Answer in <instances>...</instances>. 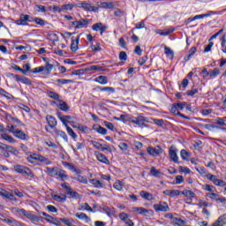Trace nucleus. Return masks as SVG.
<instances>
[{
  "instance_id": "obj_1",
  "label": "nucleus",
  "mask_w": 226,
  "mask_h": 226,
  "mask_svg": "<svg viewBox=\"0 0 226 226\" xmlns=\"http://www.w3.org/2000/svg\"><path fill=\"white\" fill-rule=\"evenodd\" d=\"M62 188L65 190V193L68 199H75L76 200H80L82 196L79 192H75L72 187L68 186V183H64L61 185Z\"/></svg>"
},
{
  "instance_id": "obj_2",
  "label": "nucleus",
  "mask_w": 226,
  "mask_h": 226,
  "mask_svg": "<svg viewBox=\"0 0 226 226\" xmlns=\"http://www.w3.org/2000/svg\"><path fill=\"white\" fill-rule=\"evenodd\" d=\"M34 160L36 162H40L41 163H43V165H50V163H52V162H50L49 158L43 155L34 154H31L29 157H27V161L30 163H34Z\"/></svg>"
},
{
  "instance_id": "obj_3",
  "label": "nucleus",
  "mask_w": 226,
  "mask_h": 226,
  "mask_svg": "<svg viewBox=\"0 0 226 226\" xmlns=\"http://www.w3.org/2000/svg\"><path fill=\"white\" fill-rule=\"evenodd\" d=\"M14 170L18 172V174H22L23 176H28V177H34V174L27 167H25L22 165H16L14 166Z\"/></svg>"
},
{
  "instance_id": "obj_4",
  "label": "nucleus",
  "mask_w": 226,
  "mask_h": 226,
  "mask_svg": "<svg viewBox=\"0 0 226 226\" xmlns=\"http://www.w3.org/2000/svg\"><path fill=\"white\" fill-rule=\"evenodd\" d=\"M16 211L19 215H23V216H26V218H28V220H31V222H40V220H41V217L34 215L29 211H26V209L17 208Z\"/></svg>"
},
{
  "instance_id": "obj_5",
  "label": "nucleus",
  "mask_w": 226,
  "mask_h": 226,
  "mask_svg": "<svg viewBox=\"0 0 226 226\" xmlns=\"http://www.w3.org/2000/svg\"><path fill=\"white\" fill-rule=\"evenodd\" d=\"M154 209L156 211V213H167L168 211H170V207H169V204L165 201H161L158 204L154 205Z\"/></svg>"
},
{
  "instance_id": "obj_6",
  "label": "nucleus",
  "mask_w": 226,
  "mask_h": 226,
  "mask_svg": "<svg viewBox=\"0 0 226 226\" xmlns=\"http://www.w3.org/2000/svg\"><path fill=\"white\" fill-rule=\"evenodd\" d=\"M146 123H149V120L147 119V117L140 115L138 116L137 117H134L132 120V124H137L140 128H146V126H147Z\"/></svg>"
},
{
  "instance_id": "obj_7",
  "label": "nucleus",
  "mask_w": 226,
  "mask_h": 226,
  "mask_svg": "<svg viewBox=\"0 0 226 226\" xmlns=\"http://www.w3.org/2000/svg\"><path fill=\"white\" fill-rule=\"evenodd\" d=\"M1 197H4V199H8L11 202H17V198H15V192H8V191H4L0 192Z\"/></svg>"
},
{
  "instance_id": "obj_8",
  "label": "nucleus",
  "mask_w": 226,
  "mask_h": 226,
  "mask_svg": "<svg viewBox=\"0 0 226 226\" xmlns=\"http://www.w3.org/2000/svg\"><path fill=\"white\" fill-rule=\"evenodd\" d=\"M147 153L151 154V156H158L159 154H162V149L159 146L153 147H148L147 148Z\"/></svg>"
},
{
  "instance_id": "obj_9",
  "label": "nucleus",
  "mask_w": 226,
  "mask_h": 226,
  "mask_svg": "<svg viewBox=\"0 0 226 226\" xmlns=\"http://www.w3.org/2000/svg\"><path fill=\"white\" fill-rule=\"evenodd\" d=\"M29 20V15L27 14H20L19 19L15 21L17 26H28L27 21Z\"/></svg>"
},
{
  "instance_id": "obj_10",
  "label": "nucleus",
  "mask_w": 226,
  "mask_h": 226,
  "mask_svg": "<svg viewBox=\"0 0 226 226\" xmlns=\"http://www.w3.org/2000/svg\"><path fill=\"white\" fill-rule=\"evenodd\" d=\"M15 80H16V82H21L22 84H26V86L33 85V82L31 81V79H29V78H26L21 75L15 76Z\"/></svg>"
},
{
  "instance_id": "obj_11",
  "label": "nucleus",
  "mask_w": 226,
  "mask_h": 226,
  "mask_svg": "<svg viewBox=\"0 0 226 226\" xmlns=\"http://www.w3.org/2000/svg\"><path fill=\"white\" fill-rule=\"evenodd\" d=\"M81 6L79 8H83L85 11H96L98 10V7L91 5V4H87L86 2H83L80 4Z\"/></svg>"
},
{
  "instance_id": "obj_12",
  "label": "nucleus",
  "mask_w": 226,
  "mask_h": 226,
  "mask_svg": "<svg viewBox=\"0 0 226 226\" xmlns=\"http://www.w3.org/2000/svg\"><path fill=\"white\" fill-rule=\"evenodd\" d=\"M14 135L17 139H20L21 140H29V136L20 130H16Z\"/></svg>"
},
{
  "instance_id": "obj_13",
  "label": "nucleus",
  "mask_w": 226,
  "mask_h": 226,
  "mask_svg": "<svg viewBox=\"0 0 226 226\" xmlns=\"http://www.w3.org/2000/svg\"><path fill=\"white\" fill-rule=\"evenodd\" d=\"M170 158L174 163H177L179 157H177V149H170Z\"/></svg>"
},
{
  "instance_id": "obj_14",
  "label": "nucleus",
  "mask_w": 226,
  "mask_h": 226,
  "mask_svg": "<svg viewBox=\"0 0 226 226\" xmlns=\"http://www.w3.org/2000/svg\"><path fill=\"white\" fill-rule=\"evenodd\" d=\"M46 121H48V124H49L50 128H56L57 126V120L53 116H47Z\"/></svg>"
},
{
  "instance_id": "obj_15",
  "label": "nucleus",
  "mask_w": 226,
  "mask_h": 226,
  "mask_svg": "<svg viewBox=\"0 0 226 226\" xmlns=\"http://www.w3.org/2000/svg\"><path fill=\"white\" fill-rule=\"evenodd\" d=\"M175 31H176L175 28H168V29H165L164 31L158 29L155 31V33L157 34H160V36H169V34L174 33Z\"/></svg>"
},
{
  "instance_id": "obj_16",
  "label": "nucleus",
  "mask_w": 226,
  "mask_h": 226,
  "mask_svg": "<svg viewBox=\"0 0 226 226\" xmlns=\"http://www.w3.org/2000/svg\"><path fill=\"white\" fill-rule=\"evenodd\" d=\"M96 158L98 162H101L102 163H105V165H110V161L107 158V156L103 154H97Z\"/></svg>"
},
{
  "instance_id": "obj_17",
  "label": "nucleus",
  "mask_w": 226,
  "mask_h": 226,
  "mask_svg": "<svg viewBox=\"0 0 226 226\" xmlns=\"http://www.w3.org/2000/svg\"><path fill=\"white\" fill-rule=\"evenodd\" d=\"M117 121H123V123H133V117H130V115H121L120 118L116 117Z\"/></svg>"
},
{
  "instance_id": "obj_18",
  "label": "nucleus",
  "mask_w": 226,
  "mask_h": 226,
  "mask_svg": "<svg viewBox=\"0 0 226 226\" xmlns=\"http://www.w3.org/2000/svg\"><path fill=\"white\" fill-rule=\"evenodd\" d=\"M80 40V36H78L76 40H72L71 43V50L72 52H77L79 50V41Z\"/></svg>"
},
{
  "instance_id": "obj_19",
  "label": "nucleus",
  "mask_w": 226,
  "mask_h": 226,
  "mask_svg": "<svg viewBox=\"0 0 226 226\" xmlns=\"http://www.w3.org/2000/svg\"><path fill=\"white\" fill-rule=\"evenodd\" d=\"M58 170H59V168H57V167L47 168L46 173L48 174V176L54 177L57 176Z\"/></svg>"
},
{
  "instance_id": "obj_20",
  "label": "nucleus",
  "mask_w": 226,
  "mask_h": 226,
  "mask_svg": "<svg viewBox=\"0 0 226 226\" xmlns=\"http://www.w3.org/2000/svg\"><path fill=\"white\" fill-rule=\"evenodd\" d=\"M87 26H89V19H80L79 20H78V29L87 27Z\"/></svg>"
},
{
  "instance_id": "obj_21",
  "label": "nucleus",
  "mask_w": 226,
  "mask_h": 226,
  "mask_svg": "<svg viewBox=\"0 0 226 226\" xmlns=\"http://www.w3.org/2000/svg\"><path fill=\"white\" fill-rule=\"evenodd\" d=\"M58 109H60V110H64V112H68L70 110V107H68V104H66L65 102H64L63 100H58Z\"/></svg>"
},
{
  "instance_id": "obj_22",
  "label": "nucleus",
  "mask_w": 226,
  "mask_h": 226,
  "mask_svg": "<svg viewBox=\"0 0 226 226\" xmlns=\"http://www.w3.org/2000/svg\"><path fill=\"white\" fill-rule=\"evenodd\" d=\"M75 216L76 218H79V220H85L87 223H89V222H91V218L84 213H77L75 214Z\"/></svg>"
},
{
  "instance_id": "obj_23",
  "label": "nucleus",
  "mask_w": 226,
  "mask_h": 226,
  "mask_svg": "<svg viewBox=\"0 0 226 226\" xmlns=\"http://www.w3.org/2000/svg\"><path fill=\"white\" fill-rule=\"evenodd\" d=\"M54 132L57 137H61L64 142H68V135H66V132L57 129H55Z\"/></svg>"
},
{
  "instance_id": "obj_24",
  "label": "nucleus",
  "mask_w": 226,
  "mask_h": 226,
  "mask_svg": "<svg viewBox=\"0 0 226 226\" xmlns=\"http://www.w3.org/2000/svg\"><path fill=\"white\" fill-rule=\"evenodd\" d=\"M87 72H105V69L100 65H90L87 68Z\"/></svg>"
},
{
  "instance_id": "obj_25",
  "label": "nucleus",
  "mask_w": 226,
  "mask_h": 226,
  "mask_svg": "<svg viewBox=\"0 0 226 226\" xmlns=\"http://www.w3.org/2000/svg\"><path fill=\"white\" fill-rule=\"evenodd\" d=\"M132 211H134V213H139V215H144L145 216L146 215H147V213H149V210L144 207H132Z\"/></svg>"
},
{
  "instance_id": "obj_26",
  "label": "nucleus",
  "mask_w": 226,
  "mask_h": 226,
  "mask_svg": "<svg viewBox=\"0 0 226 226\" xmlns=\"http://www.w3.org/2000/svg\"><path fill=\"white\" fill-rule=\"evenodd\" d=\"M221 41V50L223 54H226V34H224L220 39Z\"/></svg>"
},
{
  "instance_id": "obj_27",
  "label": "nucleus",
  "mask_w": 226,
  "mask_h": 226,
  "mask_svg": "<svg viewBox=\"0 0 226 226\" xmlns=\"http://www.w3.org/2000/svg\"><path fill=\"white\" fill-rule=\"evenodd\" d=\"M56 176L61 179V181H64L65 179H68V176L66 175V171L58 169V171L56 172Z\"/></svg>"
},
{
  "instance_id": "obj_28",
  "label": "nucleus",
  "mask_w": 226,
  "mask_h": 226,
  "mask_svg": "<svg viewBox=\"0 0 226 226\" xmlns=\"http://www.w3.org/2000/svg\"><path fill=\"white\" fill-rule=\"evenodd\" d=\"M140 197H142L143 199H145L146 200H153V194L146 192V191H141L139 192Z\"/></svg>"
},
{
  "instance_id": "obj_29",
  "label": "nucleus",
  "mask_w": 226,
  "mask_h": 226,
  "mask_svg": "<svg viewBox=\"0 0 226 226\" xmlns=\"http://www.w3.org/2000/svg\"><path fill=\"white\" fill-rule=\"evenodd\" d=\"M95 82H98L99 84H102V86H105L109 82V79L107 76H98L95 78Z\"/></svg>"
},
{
  "instance_id": "obj_30",
  "label": "nucleus",
  "mask_w": 226,
  "mask_h": 226,
  "mask_svg": "<svg viewBox=\"0 0 226 226\" xmlns=\"http://www.w3.org/2000/svg\"><path fill=\"white\" fill-rule=\"evenodd\" d=\"M64 126L66 128L68 135H70L72 139H77L78 135L77 133H75V132H73V129H72V127H70L68 124H65Z\"/></svg>"
},
{
  "instance_id": "obj_31",
  "label": "nucleus",
  "mask_w": 226,
  "mask_h": 226,
  "mask_svg": "<svg viewBox=\"0 0 226 226\" xmlns=\"http://www.w3.org/2000/svg\"><path fill=\"white\" fill-rule=\"evenodd\" d=\"M43 61H45V63H46V66L44 68H45V70H47V72H48L47 74L49 75V73H50L52 72V70L54 69V64H49V58H47V57H44Z\"/></svg>"
},
{
  "instance_id": "obj_32",
  "label": "nucleus",
  "mask_w": 226,
  "mask_h": 226,
  "mask_svg": "<svg viewBox=\"0 0 226 226\" xmlns=\"http://www.w3.org/2000/svg\"><path fill=\"white\" fill-rule=\"evenodd\" d=\"M52 197L56 202H66V194H63L62 197L57 194H54Z\"/></svg>"
},
{
  "instance_id": "obj_33",
  "label": "nucleus",
  "mask_w": 226,
  "mask_h": 226,
  "mask_svg": "<svg viewBox=\"0 0 226 226\" xmlns=\"http://www.w3.org/2000/svg\"><path fill=\"white\" fill-rule=\"evenodd\" d=\"M181 195H185V197H191L190 200L195 197V192L193 191L185 190L181 192Z\"/></svg>"
},
{
  "instance_id": "obj_34",
  "label": "nucleus",
  "mask_w": 226,
  "mask_h": 226,
  "mask_svg": "<svg viewBox=\"0 0 226 226\" xmlns=\"http://www.w3.org/2000/svg\"><path fill=\"white\" fill-rule=\"evenodd\" d=\"M150 174L154 176V177H162V172H160V170H156L154 167L151 168Z\"/></svg>"
},
{
  "instance_id": "obj_35",
  "label": "nucleus",
  "mask_w": 226,
  "mask_h": 226,
  "mask_svg": "<svg viewBox=\"0 0 226 226\" xmlns=\"http://www.w3.org/2000/svg\"><path fill=\"white\" fill-rule=\"evenodd\" d=\"M1 138L4 139V140L10 142V144H15V139L8 134H1Z\"/></svg>"
},
{
  "instance_id": "obj_36",
  "label": "nucleus",
  "mask_w": 226,
  "mask_h": 226,
  "mask_svg": "<svg viewBox=\"0 0 226 226\" xmlns=\"http://www.w3.org/2000/svg\"><path fill=\"white\" fill-rule=\"evenodd\" d=\"M80 207L79 211H90V213H93V208L87 203L81 204Z\"/></svg>"
},
{
  "instance_id": "obj_37",
  "label": "nucleus",
  "mask_w": 226,
  "mask_h": 226,
  "mask_svg": "<svg viewBox=\"0 0 226 226\" xmlns=\"http://www.w3.org/2000/svg\"><path fill=\"white\" fill-rule=\"evenodd\" d=\"M74 181H79V183H82L83 185H87V178L78 175V177H73Z\"/></svg>"
},
{
  "instance_id": "obj_38",
  "label": "nucleus",
  "mask_w": 226,
  "mask_h": 226,
  "mask_svg": "<svg viewBox=\"0 0 226 226\" xmlns=\"http://www.w3.org/2000/svg\"><path fill=\"white\" fill-rule=\"evenodd\" d=\"M90 183L94 185L95 188H103V184L100 180L90 179Z\"/></svg>"
},
{
  "instance_id": "obj_39",
  "label": "nucleus",
  "mask_w": 226,
  "mask_h": 226,
  "mask_svg": "<svg viewBox=\"0 0 226 226\" xmlns=\"http://www.w3.org/2000/svg\"><path fill=\"white\" fill-rule=\"evenodd\" d=\"M102 8H108L109 10H112L114 8V4L111 2H102L101 3Z\"/></svg>"
},
{
  "instance_id": "obj_40",
  "label": "nucleus",
  "mask_w": 226,
  "mask_h": 226,
  "mask_svg": "<svg viewBox=\"0 0 226 226\" xmlns=\"http://www.w3.org/2000/svg\"><path fill=\"white\" fill-rule=\"evenodd\" d=\"M48 96L49 98H52V100H56L57 102H59V94L56 93V92H52V91H49L48 92Z\"/></svg>"
},
{
  "instance_id": "obj_41",
  "label": "nucleus",
  "mask_w": 226,
  "mask_h": 226,
  "mask_svg": "<svg viewBox=\"0 0 226 226\" xmlns=\"http://www.w3.org/2000/svg\"><path fill=\"white\" fill-rule=\"evenodd\" d=\"M198 206L199 207H208L209 206H213V203H209L206 200H200Z\"/></svg>"
},
{
  "instance_id": "obj_42",
  "label": "nucleus",
  "mask_w": 226,
  "mask_h": 226,
  "mask_svg": "<svg viewBox=\"0 0 226 226\" xmlns=\"http://www.w3.org/2000/svg\"><path fill=\"white\" fill-rule=\"evenodd\" d=\"M34 22L37 24V26H46L47 21H45L43 19L41 18H34Z\"/></svg>"
},
{
  "instance_id": "obj_43",
  "label": "nucleus",
  "mask_w": 226,
  "mask_h": 226,
  "mask_svg": "<svg viewBox=\"0 0 226 226\" xmlns=\"http://www.w3.org/2000/svg\"><path fill=\"white\" fill-rule=\"evenodd\" d=\"M220 75V69L215 68L209 74L210 79H215V77H218Z\"/></svg>"
},
{
  "instance_id": "obj_44",
  "label": "nucleus",
  "mask_w": 226,
  "mask_h": 226,
  "mask_svg": "<svg viewBox=\"0 0 226 226\" xmlns=\"http://www.w3.org/2000/svg\"><path fill=\"white\" fill-rule=\"evenodd\" d=\"M75 6L76 5L73 4H64V5H62V10H63V11H68V10H73L75 8Z\"/></svg>"
},
{
  "instance_id": "obj_45",
  "label": "nucleus",
  "mask_w": 226,
  "mask_h": 226,
  "mask_svg": "<svg viewBox=\"0 0 226 226\" xmlns=\"http://www.w3.org/2000/svg\"><path fill=\"white\" fill-rule=\"evenodd\" d=\"M92 52H100V50H102V48L100 47V43H96V44H91L90 46Z\"/></svg>"
},
{
  "instance_id": "obj_46",
  "label": "nucleus",
  "mask_w": 226,
  "mask_h": 226,
  "mask_svg": "<svg viewBox=\"0 0 226 226\" xmlns=\"http://www.w3.org/2000/svg\"><path fill=\"white\" fill-rule=\"evenodd\" d=\"M100 91L106 92V93H116V89H114V87H101Z\"/></svg>"
},
{
  "instance_id": "obj_47",
  "label": "nucleus",
  "mask_w": 226,
  "mask_h": 226,
  "mask_svg": "<svg viewBox=\"0 0 226 226\" xmlns=\"http://www.w3.org/2000/svg\"><path fill=\"white\" fill-rule=\"evenodd\" d=\"M95 132H97V133H101V135H107V129L102 127V126H98L96 128H94Z\"/></svg>"
},
{
  "instance_id": "obj_48",
  "label": "nucleus",
  "mask_w": 226,
  "mask_h": 226,
  "mask_svg": "<svg viewBox=\"0 0 226 226\" xmlns=\"http://www.w3.org/2000/svg\"><path fill=\"white\" fill-rule=\"evenodd\" d=\"M225 220H226V214L221 215V216L216 220V222H217V223H219V224H221V225L223 226V225H225V223H226Z\"/></svg>"
},
{
  "instance_id": "obj_49",
  "label": "nucleus",
  "mask_w": 226,
  "mask_h": 226,
  "mask_svg": "<svg viewBox=\"0 0 226 226\" xmlns=\"http://www.w3.org/2000/svg\"><path fill=\"white\" fill-rule=\"evenodd\" d=\"M113 186L118 192H121L123 190V183L119 180H117Z\"/></svg>"
},
{
  "instance_id": "obj_50",
  "label": "nucleus",
  "mask_w": 226,
  "mask_h": 226,
  "mask_svg": "<svg viewBox=\"0 0 226 226\" xmlns=\"http://www.w3.org/2000/svg\"><path fill=\"white\" fill-rule=\"evenodd\" d=\"M173 222L176 223V225L185 226V221L181 218L175 217L173 219Z\"/></svg>"
},
{
  "instance_id": "obj_51",
  "label": "nucleus",
  "mask_w": 226,
  "mask_h": 226,
  "mask_svg": "<svg viewBox=\"0 0 226 226\" xmlns=\"http://www.w3.org/2000/svg\"><path fill=\"white\" fill-rule=\"evenodd\" d=\"M180 155H181V158L183 160H188V157L190 156V154H188V152L185 149L181 150L180 152Z\"/></svg>"
},
{
  "instance_id": "obj_52",
  "label": "nucleus",
  "mask_w": 226,
  "mask_h": 226,
  "mask_svg": "<svg viewBox=\"0 0 226 226\" xmlns=\"http://www.w3.org/2000/svg\"><path fill=\"white\" fill-rule=\"evenodd\" d=\"M2 149H3V151H7L9 153H12V151H13V149H15V147L4 144Z\"/></svg>"
},
{
  "instance_id": "obj_53",
  "label": "nucleus",
  "mask_w": 226,
  "mask_h": 226,
  "mask_svg": "<svg viewBox=\"0 0 226 226\" xmlns=\"http://www.w3.org/2000/svg\"><path fill=\"white\" fill-rule=\"evenodd\" d=\"M214 185H215V186H226V183L223 180L218 178L214 182Z\"/></svg>"
},
{
  "instance_id": "obj_54",
  "label": "nucleus",
  "mask_w": 226,
  "mask_h": 226,
  "mask_svg": "<svg viewBox=\"0 0 226 226\" xmlns=\"http://www.w3.org/2000/svg\"><path fill=\"white\" fill-rule=\"evenodd\" d=\"M164 50H165L166 56H171V58L174 57V51H172V49H170V48L165 47Z\"/></svg>"
},
{
  "instance_id": "obj_55",
  "label": "nucleus",
  "mask_w": 226,
  "mask_h": 226,
  "mask_svg": "<svg viewBox=\"0 0 226 226\" xmlns=\"http://www.w3.org/2000/svg\"><path fill=\"white\" fill-rule=\"evenodd\" d=\"M56 82L63 86L64 84H72V83H73V80H72V79H57Z\"/></svg>"
},
{
  "instance_id": "obj_56",
  "label": "nucleus",
  "mask_w": 226,
  "mask_h": 226,
  "mask_svg": "<svg viewBox=\"0 0 226 226\" xmlns=\"http://www.w3.org/2000/svg\"><path fill=\"white\" fill-rule=\"evenodd\" d=\"M119 59L120 61H126V59H128V55H126V52L121 51L119 53Z\"/></svg>"
},
{
  "instance_id": "obj_57",
  "label": "nucleus",
  "mask_w": 226,
  "mask_h": 226,
  "mask_svg": "<svg viewBox=\"0 0 226 226\" xmlns=\"http://www.w3.org/2000/svg\"><path fill=\"white\" fill-rule=\"evenodd\" d=\"M119 218H120V220H122V222H126L129 218V215H128V214L123 212V213L119 214Z\"/></svg>"
},
{
  "instance_id": "obj_58",
  "label": "nucleus",
  "mask_w": 226,
  "mask_h": 226,
  "mask_svg": "<svg viewBox=\"0 0 226 226\" xmlns=\"http://www.w3.org/2000/svg\"><path fill=\"white\" fill-rule=\"evenodd\" d=\"M197 93H199V89L193 88L192 90L187 91L186 94H187V96H194V94H197Z\"/></svg>"
},
{
  "instance_id": "obj_59",
  "label": "nucleus",
  "mask_w": 226,
  "mask_h": 226,
  "mask_svg": "<svg viewBox=\"0 0 226 226\" xmlns=\"http://www.w3.org/2000/svg\"><path fill=\"white\" fill-rule=\"evenodd\" d=\"M92 146H94V147H95V149H102V147H103V145H102V143H98L97 141L92 140L90 141Z\"/></svg>"
},
{
  "instance_id": "obj_60",
  "label": "nucleus",
  "mask_w": 226,
  "mask_h": 226,
  "mask_svg": "<svg viewBox=\"0 0 226 226\" xmlns=\"http://www.w3.org/2000/svg\"><path fill=\"white\" fill-rule=\"evenodd\" d=\"M147 61V56H145L139 59L138 64H139V66H144Z\"/></svg>"
},
{
  "instance_id": "obj_61",
  "label": "nucleus",
  "mask_w": 226,
  "mask_h": 226,
  "mask_svg": "<svg viewBox=\"0 0 226 226\" xmlns=\"http://www.w3.org/2000/svg\"><path fill=\"white\" fill-rule=\"evenodd\" d=\"M121 151H128V144L121 142L118 146Z\"/></svg>"
},
{
  "instance_id": "obj_62",
  "label": "nucleus",
  "mask_w": 226,
  "mask_h": 226,
  "mask_svg": "<svg viewBox=\"0 0 226 226\" xmlns=\"http://www.w3.org/2000/svg\"><path fill=\"white\" fill-rule=\"evenodd\" d=\"M102 26H103L102 23H95L92 26L93 31H98L102 29Z\"/></svg>"
},
{
  "instance_id": "obj_63",
  "label": "nucleus",
  "mask_w": 226,
  "mask_h": 226,
  "mask_svg": "<svg viewBox=\"0 0 226 226\" xmlns=\"http://www.w3.org/2000/svg\"><path fill=\"white\" fill-rule=\"evenodd\" d=\"M61 218H52V224L56 226H61Z\"/></svg>"
},
{
  "instance_id": "obj_64",
  "label": "nucleus",
  "mask_w": 226,
  "mask_h": 226,
  "mask_svg": "<svg viewBox=\"0 0 226 226\" xmlns=\"http://www.w3.org/2000/svg\"><path fill=\"white\" fill-rule=\"evenodd\" d=\"M175 105L177 109H179V110H183V109L186 107V102H177V103H175Z\"/></svg>"
}]
</instances>
